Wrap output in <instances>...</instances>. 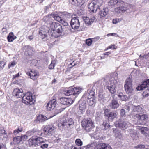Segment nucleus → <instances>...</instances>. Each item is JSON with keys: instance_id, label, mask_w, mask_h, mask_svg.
<instances>
[{"instance_id": "obj_57", "label": "nucleus", "mask_w": 149, "mask_h": 149, "mask_svg": "<svg viewBox=\"0 0 149 149\" xmlns=\"http://www.w3.org/2000/svg\"><path fill=\"white\" fill-rule=\"evenodd\" d=\"M22 141H24L27 139L28 136L26 135L22 136H21Z\"/></svg>"}, {"instance_id": "obj_46", "label": "nucleus", "mask_w": 149, "mask_h": 149, "mask_svg": "<svg viewBox=\"0 0 149 149\" xmlns=\"http://www.w3.org/2000/svg\"><path fill=\"white\" fill-rule=\"evenodd\" d=\"M143 95L144 97H147L149 95V90L147 89L143 93Z\"/></svg>"}, {"instance_id": "obj_16", "label": "nucleus", "mask_w": 149, "mask_h": 149, "mask_svg": "<svg viewBox=\"0 0 149 149\" xmlns=\"http://www.w3.org/2000/svg\"><path fill=\"white\" fill-rule=\"evenodd\" d=\"M50 17H52L55 20L57 21L62 24L65 26H67L68 25L67 22L65 20H63L61 17L59 16L57 14L54 13H52L50 15Z\"/></svg>"}, {"instance_id": "obj_48", "label": "nucleus", "mask_w": 149, "mask_h": 149, "mask_svg": "<svg viewBox=\"0 0 149 149\" xmlns=\"http://www.w3.org/2000/svg\"><path fill=\"white\" fill-rule=\"evenodd\" d=\"M35 132H37V133L39 136H45V134H44V133L43 132V130H40L37 131H35Z\"/></svg>"}, {"instance_id": "obj_60", "label": "nucleus", "mask_w": 149, "mask_h": 149, "mask_svg": "<svg viewBox=\"0 0 149 149\" xmlns=\"http://www.w3.org/2000/svg\"><path fill=\"white\" fill-rule=\"evenodd\" d=\"M136 110L138 112H141L142 110V108L140 106H138L136 107Z\"/></svg>"}, {"instance_id": "obj_40", "label": "nucleus", "mask_w": 149, "mask_h": 149, "mask_svg": "<svg viewBox=\"0 0 149 149\" xmlns=\"http://www.w3.org/2000/svg\"><path fill=\"white\" fill-rule=\"evenodd\" d=\"M83 20L84 21L86 24L88 25H91V24L90 18L87 17H84L83 18Z\"/></svg>"}, {"instance_id": "obj_27", "label": "nucleus", "mask_w": 149, "mask_h": 149, "mask_svg": "<svg viewBox=\"0 0 149 149\" xmlns=\"http://www.w3.org/2000/svg\"><path fill=\"white\" fill-rule=\"evenodd\" d=\"M127 132L129 133L130 135L133 139H135L137 135V131L132 129H128Z\"/></svg>"}, {"instance_id": "obj_28", "label": "nucleus", "mask_w": 149, "mask_h": 149, "mask_svg": "<svg viewBox=\"0 0 149 149\" xmlns=\"http://www.w3.org/2000/svg\"><path fill=\"white\" fill-rule=\"evenodd\" d=\"M88 105L90 106L94 107L96 102V99L94 97L86 98Z\"/></svg>"}, {"instance_id": "obj_8", "label": "nucleus", "mask_w": 149, "mask_h": 149, "mask_svg": "<svg viewBox=\"0 0 149 149\" xmlns=\"http://www.w3.org/2000/svg\"><path fill=\"white\" fill-rule=\"evenodd\" d=\"M74 124V121L72 119L70 118L66 120L63 118L61 119L60 122L58 124V126L59 127L63 126L71 127L73 126Z\"/></svg>"}, {"instance_id": "obj_35", "label": "nucleus", "mask_w": 149, "mask_h": 149, "mask_svg": "<svg viewBox=\"0 0 149 149\" xmlns=\"http://www.w3.org/2000/svg\"><path fill=\"white\" fill-rule=\"evenodd\" d=\"M7 38L9 42H11L13 41L16 38V37L14 36L13 32H10L9 33Z\"/></svg>"}, {"instance_id": "obj_25", "label": "nucleus", "mask_w": 149, "mask_h": 149, "mask_svg": "<svg viewBox=\"0 0 149 149\" xmlns=\"http://www.w3.org/2000/svg\"><path fill=\"white\" fill-rule=\"evenodd\" d=\"M86 99H82V97L81 100L79 102V109L85 111L86 109Z\"/></svg>"}, {"instance_id": "obj_52", "label": "nucleus", "mask_w": 149, "mask_h": 149, "mask_svg": "<svg viewBox=\"0 0 149 149\" xmlns=\"http://www.w3.org/2000/svg\"><path fill=\"white\" fill-rule=\"evenodd\" d=\"M66 98L65 97H61L60 99V103L61 104L65 105Z\"/></svg>"}, {"instance_id": "obj_9", "label": "nucleus", "mask_w": 149, "mask_h": 149, "mask_svg": "<svg viewBox=\"0 0 149 149\" xmlns=\"http://www.w3.org/2000/svg\"><path fill=\"white\" fill-rule=\"evenodd\" d=\"M104 112L105 116L109 121H112L117 117V114L115 111H111L110 109H106L104 110Z\"/></svg>"}, {"instance_id": "obj_39", "label": "nucleus", "mask_w": 149, "mask_h": 149, "mask_svg": "<svg viewBox=\"0 0 149 149\" xmlns=\"http://www.w3.org/2000/svg\"><path fill=\"white\" fill-rule=\"evenodd\" d=\"M95 39H96V40H97L96 38H93L92 39L91 38L86 39V43L88 46L91 45L92 42H93L94 40Z\"/></svg>"}, {"instance_id": "obj_58", "label": "nucleus", "mask_w": 149, "mask_h": 149, "mask_svg": "<svg viewBox=\"0 0 149 149\" xmlns=\"http://www.w3.org/2000/svg\"><path fill=\"white\" fill-rule=\"evenodd\" d=\"M120 111L121 115L122 116H124L125 115V113H126V112H125V110L123 109H121Z\"/></svg>"}, {"instance_id": "obj_63", "label": "nucleus", "mask_w": 149, "mask_h": 149, "mask_svg": "<svg viewBox=\"0 0 149 149\" xmlns=\"http://www.w3.org/2000/svg\"><path fill=\"white\" fill-rule=\"evenodd\" d=\"M118 21V20L117 19H114L113 20V24H116Z\"/></svg>"}, {"instance_id": "obj_41", "label": "nucleus", "mask_w": 149, "mask_h": 149, "mask_svg": "<svg viewBox=\"0 0 149 149\" xmlns=\"http://www.w3.org/2000/svg\"><path fill=\"white\" fill-rule=\"evenodd\" d=\"M140 115L136 114L133 116V118L135 120L137 121L138 123H139L140 121Z\"/></svg>"}, {"instance_id": "obj_14", "label": "nucleus", "mask_w": 149, "mask_h": 149, "mask_svg": "<svg viewBox=\"0 0 149 149\" xmlns=\"http://www.w3.org/2000/svg\"><path fill=\"white\" fill-rule=\"evenodd\" d=\"M77 17H72L70 22L72 28L74 29H77L80 26V23Z\"/></svg>"}, {"instance_id": "obj_12", "label": "nucleus", "mask_w": 149, "mask_h": 149, "mask_svg": "<svg viewBox=\"0 0 149 149\" xmlns=\"http://www.w3.org/2000/svg\"><path fill=\"white\" fill-rule=\"evenodd\" d=\"M128 122L126 120L120 119L116 121L115 125L116 127H118L124 130L127 128Z\"/></svg>"}, {"instance_id": "obj_37", "label": "nucleus", "mask_w": 149, "mask_h": 149, "mask_svg": "<svg viewBox=\"0 0 149 149\" xmlns=\"http://www.w3.org/2000/svg\"><path fill=\"white\" fill-rule=\"evenodd\" d=\"M65 105L69 106L72 104L74 102V100L70 98H66Z\"/></svg>"}, {"instance_id": "obj_43", "label": "nucleus", "mask_w": 149, "mask_h": 149, "mask_svg": "<svg viewBox=\"0 0 149 149\" xmlns=\"http://www.w3.org/2000/svg\"><path fill=\"white\" fill-rule=\"evenodd\" d=\"M76 144L78 146H81L83 144L82 141L79 139H77L75 141Z\"/></svg>"}, {"instance_id": "obj_19", "label": "nucleus", "mask_w": 149, "mask_h": 149, "mask_svg": "<svg viewBox=\"0 0 149 149\" xmlns=\"http://www.w3.org/2000/svg\"><path fill=\"white\" fill-rule=\"evenodd\" d=\"M39 139L38 140L39 142L38 146H40V147L42 149L47 148L49 146L47 141L42 137H40Z\"/></svg>"}, {"instance_id": "obj_10", "label": "nucleus", "mask_w": 149, "mask_h": 149, "mask_svg": "<svg viewBox=\"0 0 149 149\" xmlns=\"http://www.w3.org/2000/svg\"><path fill=\"white\" fill-rule=\"evenodd\" d=\"M81 89H80L79 88H71L68 90L63 91V93L66 96L76 95L79 94L81 92Z\"/></svg>"}, {"instance_id": "obj_15", "label": "nucleus", "mask_w": 149, "mask_h": 149, "mask_svg": "<svg viewBox=\"0 0 149 149\" xmlns=\"http://www.w3.org/2000/svg\"><path fill=\"white\" fill-rule=\"evenodd\" d=\"M95 85L97 87V90L99 91L98 100L99 101H104L106 100L105 94L103 93L104 89L102 87H100L96 84Z\"/></svg>"}, {"instance_id": "obj_20", "label": "nucleus", "mask_w": 149, "mask_h": 149, "mask_svg": "<svg viewBox=\"0 0 149 149\" xmlns=\"http://www.w3.org/2000/svg\"><path fill=\"white\" fill-rule=\"evenodd\" d=\"M94 149H112V148L107 144L101 143L97 145Z\"/></svg>"}, {"instance_id": "obj_29", "label": "nucleus", "mask_w": 149, "mask_h": 149, "mask_svg": "<svg viewBox=\"0 0 149 149\" xmlns=\"http://www.w3.org/2000/svg\"><path fill=\"white\" fill-rule=\"evenodd\" d=\"M25 48V54L26 56H31L32 54L33 50L32 48L29 45H26L24 46Z\"/></svg>"}, {"instance_id": "obj_45", "label": "nucleus", "mask_w": 149, "mask_h": 149, "mask_svg": "<svg viewBox=\"0 0 149 149\" xmlns=\"http://www.w3.org/2000/svg\"><path fill=\"white\" fill-rule=\"evenodd\" d=\"M65 108H60L59 109L58 108V109H55V113L56 114H58V113H61L62 111L64 110L65 109Z\"/></svg>"}, {"instance_id": "obj_4", "label": "nucleus", "mask_w": 149, "mask_h": 149, "mask_svg": "<svg viewBox=\"0 0 149 149\" xmlns=\"http://www.w3.org/2000/svg\"><path fill=\"white\" fill-rule=\"evenodd\" d=\"M103 3L102 0H93L88 6V10L93 13H95L100 10L99 7Z\"/></svg>"}, {"instance_id": "obj_49", "label": "nucleus", "mask_w": 149, "mask_h": 149, "mask_svg": "<svg viewBox=\"0 0 149 149\" xmlns=\"http://www.w3.org/2000/svg\"><path fill=\"white\" fill-rule=\"evenodd\" d=\"M22 128L19 129L18 128L17 129H16L14 130L13 132L14 134L15 135H17V134L19 133V132H22Z\"/></svg>"}, {"instance_id": "obj_22", "label": "nucleus", "mask_w": 149, "mask_h": 149, "mask_svg": "<svg viewBox=\"0 0 149 149\" xmlns=\"http://www.w3.org/2000/svg\"><path fill=\"white\" fill-rule=\"evenodd\" d=\"M22 91V89L20 90L18 88H15L13 92V94L16 98H19L21 97L23 94Z\"/></svg>"}, {"instance_id": "obj_31", "label": "nucleus", "mask_w": 149, "mask_h": 149, "mask_svg": "<svg viewBox=\"0 0 149 149\" xmlns=\"http://www.w3.org/2000/svg\"><path fill=\"white\" fill-rule=\"evenodd\" d=\"M127 10V8L121 6L115 8V12L118 13H121L125 12Z\"/></svg>"}, {"instance_id": "obj_54", "label": "nucleus", "mask_w": 149, "mask_h": 149, "mask_svg": "<svg viewBox=\"0 0 149 149\" xmlns=\"http://www.w3.org/2000/svg\"><path fill=\"white\" fill-rule=\"evenodd\" d=\"M15 64V63L14 61L9 63L8 65V68H10V67H13Z\"/></svg>"}, {"instance_id": "obj_62", "label": "nucleus", "mask_w": 149, "mask_h": 149, "mask_svg": "<svg viewBox=\"0 0 149 149\" xmlns=\"http://www.w3.org/2000/svg\"><path fill=\"white\" fill-rule=\"evenodd\" d=\"M95 19L96 18L94 16H92L91 18H90V21L91 23L95 21Z\"/></svg>"}, {"instance_id": "obj_44", "label": "nucleus", "mask_w": 149, "mask_h": 149, "mask_svg": "<svg viewBox=\"0 0 149 149\" xmlns=\"http://www.w3.org/2000/svg\"><path fill=\"white\" fill-rule=\"evenodd\" d=\"M6 62L5 61H2L0 62V70H2L5 65L6 64Z\"/></svg>"}, {"instance_id": "obj_36", "label": "nucleus", "mask_w": 149, "mask_h": 149, "mask_svg": "<svg viewBox=\"0 0 149 149\" xmlns=\"http://www.w3.org/2000/svg\"><path fill=\"white\" fill-rule=\"evenodd\" d=\"M13 140L15 144H18L21 141H22L21 137L19 136H17L15 137L14 138Z\"/></svg>"}, {"instance_id": "obj_53", "label": "nucleus", "mask_w": 149, "mask_h": 149, "mask_svg": "<svg viewBox=\"0 0 149 149\" xmlns=\"http://www.w3.org/2000/svg\"><path fill=\"white\" fill-rule=\"evenodd\" d=\"M39 117L40 118L41 121H45L47 119V117L43 115H41V116H39Z\"/></svg>"}, {"instance_id": "obj_30", "label": "nucleus", "mask_w": 149, "mask_h": 149, "mask_svg": "<svg viewBox=\"0 0 149 149\" xmlns=\"http://www.w3.org/2000/svg\"><path fill=\"white\" fill-rule=\"evenodd\" d=\"M90 134L91 137L93 138L95 140L100 139L101 138L100 133L97 131L96 129L95 132H92Z\"/></svg>"}, {"instance_id": "obj_38", "label": "nucleus", "mask_w": 149, "mask_h": 149, "mask_svg": "<svg viewBox=\"0 0 149 149\" xmlns=\"http://www.w3.org/2000/svg\"><path fill=\"white\" fill-rule=\"evenodd\" d=\"M69 2L74 5H78L81 3L79 0H69Z\"/></svg>"}, {"instance_id": "obj_51", "label": "nucleus", "mask_w": 149, "mask_h": 149, "mask_svg": "<svg viewBox=\"0 0 149 149\" xmlns=\"http://www.w3.org/2000/svg\"><path fill=\"white\" fill-rule=\"evenodd\" d=\"M103 125L105 129H107L108 128H109L110 127V125L108 123H105V122H103Z\"/></svg>"}, {"instance_id": "obj_24", "label": "nucleus", "mask_w": 149, "mask_h": 149, "mask_svg": "<svg viewBox=\"0 0 149 149\" xmlns=\"http://www.w3.org/2000/svg\"><path fill=\"white\" fill-rule=\"evenodd\" d=\"M149 85V79L144 81L141 86H138L136 88V89L138 91L142 90L143 89L147 87Z\"/></svg>"}, {"instance_id": "obj_50", "label": "nucleus", "mask_w": 149, "mask_h": 149, "mask_svg": "<svg viewBox=\"0 0 149 149\" xmlns=\"http://www.w3.org/2000/svg\"><path fill=\"white\" fill-rule=\"evenodd\" d=\"M2 141L1 139H0V149H6V147L5 145L1 142Z\"/></svg>"}, {"instance_id": "obj_2", "label": "nucleus", "mask_w": 149, "mask_h": 149, "mask_svg": "<svg viewBox=\"0 0 149 149\" xmlns=\"http://www.w3.org/2000/svg\"><path fill=\"white\" fill-rule=\"evenodd\" d=\"M47 22L51 30L53 31L52 34V36L57 38L62 34L63 32L64 31V28H63L61 25L58 23L51 20L50 19L48 20Z\"/></svg>"}, {"instance_id": "obj_42", "label": "nucleus", "mask_w": 149, "mask_h": 149, "mask_svg": "<svg viewBox=\"0 0 149 149\" xmlns=\"http://www.w3.org/2000/svg\"><path fill=\"white\" fill-rule=\"evenodd\" d=\"M63 15L65 17L68 18H69L72 17V14L69 13L67 12H64L63 13Z\"/></svg>"}, {"instance_id": "obj_26", "label": "nucleus", "mask_w": 149, "mask_h": 149, "mask_svg": "<svg viewBox=\"0 0 149 149\" xmlns=\"http://www.w3.org/2000/svg\"><path fill=\"white\" fill-rule=\"evenodd\" d=\"M130 95L128 96L124 95L122 93H120L117 94L118 97L122 101H127L129 100L130 98Z\"/></svg>"}, {"instance_id": "obj_11", "label": "nucleus", "mask_w": 149, "mask_h": 149, "mask_svg": "<svg viewBox=\"0 0 149 149\" xmlns=\"http://www.w3.org/2000/svg\"><path fill=\"white\" fill-rule=\"evenodd\" d=\"M56 128L52 125H46L43 129L45 136H51L55 131Z\"/></svg>"}, {"instance_id": "obj_5", "label": "nucleus", "mask_w": 149, "mask_h": 149, "mask_svg": "<svg viewBox=\"0 0 149 149\" xmlns=\"http://www.w3.org/2000/svg\"><path fill=\"white\" fill-rule=\"evenodd\" d=\"M132 80L130 77L127 78L125 81L124 87L125 91L127 94L130 95L133 92L134 89L132 87Z\"/></svg>"}, {"instance_id": "obj_32", "label": "nucleus", "mask_w": 149, "mask_h": 149, "mask_svg": "<svg viewBox=\"0 0 149 149\" xmlns=\"http://www.w3.org/2000/svg\"><path fill=\"white\" fill-rule=\"evenodd\" d=\"M120 3L123 4V2L121 1H119V0H110L108 3V5L109 6H115L116 4H118Z\"/></svg>"}, {"instance_id": "obj_13", "label": "nucleus", "mask_w": 149, "mask_h": 149, "mask_svg": "<svg viewBox=\"0 0 149 149\" xmlns=\"http://www.w3.org/2000/svg\"><path fill=\"white\" fill-rule=\"evenodd\" d=\"M40 137L33 136L30 138L27 141L28 145L30 147H35L38 145V140H40Z\"/></svg>"}, {"instance_id": "obj_7", "label": "nucleus", "mask_w": 149, "mask_h": 149, "mask_svg": "<svg viewBox=\"0 0 149 149\" xmlns=\"http://www.w3.org/2000/svg\"><path fill=\"white\" fill-rule=\"evenodd\" d=\"M94 85H89L88 86L89 89L88 90V93H85L82 96V99H85L86 98H89L91 97H94L95 98V92L94 90L95 88V87Z\"/></svg>"}, {"instance_id": "obj_61", "label": "nucleus", "mask_w": 149, "mask_h": 149, "mask_svg": "<svg viewBox=\"0 0 149 149\" xmlns=\"http://www.w3.org/2000/svg\"><path fill=\"white\" fill-rule=\"evenodd\" d=\"M54 66L55 64L52 62L49 66V68L50 69H53L54 67Z\"/></svg>"}, {"instance_id": "obj_59", "label": "nucleus", "mask_w": 149, "mask_h": 149, "mask_svg": "<svg viewBox=\"0 0 149 149\" xmlns=\"http://www.w3.org/2000/svg\"><path fill=\"white\" fill-rule=\"evenodd\" d=\"M0 134L1 135H5L6 134L5 130L3 129L1 130H0Z\"/></svg>"}, {"instance_id": "obj_18", "label": "nucleus", "mask_w": 149, "mask_h": 149, "mask_svg": "<svg viewBox=\"0 0 149 149\" xmlns=\"http://www.w3.org/2000/svg\"><path fill=\"white\" fill-rule=\"evenodd\" d=\"M57 103L56 100L53 99L49 102L46 106V109L47 111H50L55 107Z\"/></svg>"}, {"instance_id": "obj_34", "label": "nucleus", "mask_w": 149, "mask_h": 149, "mask_svg": "<svg viewBox=\"0 0 149 149\" xmlns=\"http://www.w3.org/2000/svg\"><path fill=\"white\" fill-rule=\"evenodd\" d=\"M109 10L107 8H104L103 9L100 11L99 14L102 17H104L108 14Z\"/></svg>"}, {"instance_id": "obj_56", "label": "nucleus", "mask_w": 149, "mask_h": 149, "mask_svg": "<svg viewBox=\"0 0 149 149\" xmlns=\"http://www.w3.org/2000/svg\"><path fill=\"white\" fill-rule=\"evenodd\" d=\"M85 111V110H82V109H79V110L77 111V113L79 115L82 114L84 113Z\"/></svg>"}, {"instance_id": "obj_55", "label": "nucleus", "mask_w": 149, "mask_h": 149, "mask_svg": "<svg viewBox=\"0 0 149 149\" xmlns=\"http://www.w3.org/2000/svg\"><path fill=\"white\" fill-rule=\"evenodd\" d=\"M145 147V145H138L135 147V148H139V149H144Z\"/></svg>"}, {"instance_id": "obj_23", "label": "nucleus", "mask_w": 149, "mask_h": 149, "mask_svg": "<svg viewBox=\"0 0 149 149\" xmlns=\"http://www.w3.org/2000/svg\"><path fill=\"white\" fill-rule=\"evenodd\" d=\"M27 74L33 80H35L38 77V74L37 72H35L34 70H31L29 72H28Z\"/></svg>"}, {"instance_id": "obj_17", "label": "nucleus", "mask_w": 149, "mask_h": 149, "mask_svg": "<svg viewBox=\"0 0 149 149\" xmlns=\"http://www.w3.org/2000/svg\"><path fill=\"white\" fill-rule=\"evenodd\" d=\"M43 19L44 21L45 20V23L47 24V25H45L42 26L41 28V31H44L45 33L47 34L49 33L50 29H51L49 25L47 23V22L49 19H50L51 20H52L51 19L49 18V17H44Z\"/></svg>"}, {"instance_id": "obj_47", "label": "nucleus", "mask_w": 149, "mask_h": 149, "mask_svg": "<svg viewBox=\"0 0 149 149\" xmlns=\"http://www.w3.org/2000/svg\"><path fill=\"white\" fill-rule=\"evenodd\" d=\"M39 34L40 36H42V38H44L46 37V34L44 31H42L40 29L39 31Z\"/></svg>"}, {"instance_id": "obj_33", "label": "nucleus", "mask_w": 149, "mask_h": 149, "mask_svg": "<svg viewBox=\"0 0 149 149\" xmlns=\"http://www.w3.org/2000/svg\"><path fill=\"white\" fill-rule=\"evenodd\" d=\"M147 118V116L146 114L140 115V121L139 123L143 125L145 124V122L146 121Z\"/></svg>"}, {"instance_id": "obj_64", "label": "nucleus", "mask_w": 149, "mask_h": 149, "mask_svg": "<svg viewBox=\"0 0 149 149\" xmlns=\"http://www.w3.org/2000/svg\"><path fill=\"white\" fill-rule=\"evenodd\" d=\"M110 54V52H106L104 54V57L103 58H106L105 56H108L109 55V54Z\"/></svg>"}, {"instance_id": "obj_6", "label": "nucleus", "mask_w": 149, "mask_h": 149, "mask_svg": "<svg viewBox=\"0 0 149 149\" xmlns=\"http://www.w3.org/2000/svg\"><path fill=\"white\" fill-rule=\"evenodd\" d=\"M22 101L23 103L27 105H31L35 102V100L33 99L31 93L30 92L27 93L22 97Z\"/></svg>"}, {"instance_id": "obj_21", "label": "nucleus", "mask_w": 149, "mask_h": 149, "mask_svg": "<svg viewBox=\"0 0 149 149\" xmlns=\"http://www.w3.org/2000/svg\"><path fill=\"white\" fill-rule=\"evenodd\" d=\"M119 104L117 101L113 99L109 103L108 107L110 109H117L119 106Z\"/></svg>"}, {"instance_id": "obj_3", "label": "nucleus", "mask_w": 149, "mask_h": 149, "mask_svg": "<svg viewBox=\"0 0 149 149\" xmlns=\"http://www.w3.org/2000/svg\"><path fill=\"white\" fill-rule=\"evenodd\" d=\"M82 127L87 132H92L95 129L94 123L91 119L89 118H84L81 122Z\"/></svg>"}, {"instance_id": "obj_1", "label": "nucleus", "mask_w": 149, "mask_h": 149, "mask_svg": "<svg viewBox=\"0 0 149 149\" xmlns=\"http://www.w3.org/2000/svg\"><path fill=\"white\" fill-rule=\"evenodd\" d=\"M116 81L111 76H107L104 78L99 80L95 84L100 87H102L103 89L105 87L111 94L116 92Z\"/></svg>"}]
</instances>
